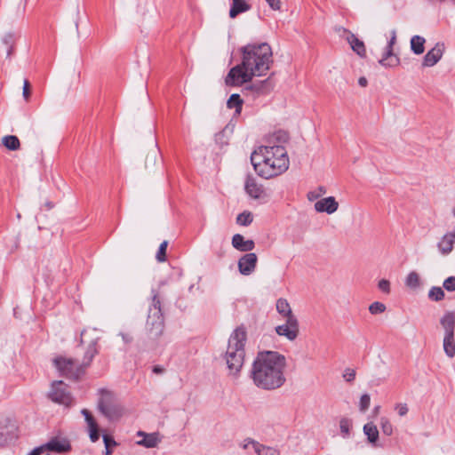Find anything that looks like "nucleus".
I'll list each match as a JSON object with an SVG mask.
<instances>
[{"label":"nucleus","instance_id":"nucleus-29","mask_svg":"<svg viewBox=\"0 0 455 455\" xmlns=\"http://www.w3.org/2000/svg\"><path fill=\"white\" fill-rule=\"evenodd\" d=\"M393 49L386 47V52L383 57L379 60V64L384 67H395L398 64L399 59L394 57Z\"/></svg>","mask_w":455,"mask_h":455},{"label":"nucleus","instance_id":"nucleus-28","mask_svg":"<svg viewBox=\"0 0 455 455\" xmlns=\"http://www.w3.org/2000/svg\"><path fill=\"white\" fill-rule=\"evenodd\" d=\"M443 347L444 353L450 358L455 355V338L452 335H443Z\"/></svg>","mask_w":455,"mask_h":455},{"label":"nucleus","instance_id":"nucleus-55","mask_svg":"<svg viewBox=\"0 0 455 455\" xmlns=\"http://www.w3.org/2000/svg\"><path fill=\"white\" fill-rule=\"evenodd\" d=\"M249 439H250V438H246V439L243 441V445H242L243 449H244V450H245V449H247V448H248V446H249V445H251V443H248V440H249Z\"/></svg>","mask_w":455,"mask_h":455},{"label":"nucleus","instance_id":"nucleus-48","mask_svg":"<svg viewBox=\"0 0 455 455\" xmlns=\"http://www.w3.org/2000/svg\"><path fill=\"white\" fill-rule=\"evenodd\" d=\"M273 10H280L282 3L280 0H266Z\"/></svg>","mask_w":455,"mask_h":455},{"label":"nucleus","instance_id":"nucleus-34","mask_svg":"<svg viewBox=\"0 0 455 455\" xmlns=\"http://www.w3.org/2000/svg\"><path fill=\"white\" fill-rule=\"evenodd\" d=\"M352 427V420L348 418H341L339 420V429L342 436L347 438L350 435V430Z\"/></svg>","mask_w":455,"mask_h":455},{"label":"nucleus","instance_id":"nucleus-8","mask_svg":"<svg viewBox=\"0 0 455 455\" xmlns=\"http://www.w3.org/2000/svg\"><path fill=\"white\" fill-rule=\"evenodd\" d=\"M283 356L275 351L259 352L253 362L252 370H275Z\"/></svg>","mask_w":455,"mask_h":455},{"label":"nucleus","instance_id":"nucleus-61","mask_svg":"<svg viewBox=\"0 0 455 455\" xmlns=\"http://www.w3.org/2000/svg\"><path fill=\"white\" fill-rule=\"evenodd\" d=\"M288 168H289V165H288V163H286V166H285L286 171L288 170Z\"/></svg>","mask_w":455,"mask_h":455},{"label":"nucleus","instance_id":"nucleus-56","mask_svg":"<svg viewBox=\"0 0 455 455\" xmlns=\"http://www.w3.org/2000/svg\"><path fill=\"white\" fill-rule=\"evenodd\" d=\"M44 205H45V207H46V209H47V210H51V209H52V208H53V204H52V203H51V202H47V203H45V204H44Z\"/></svg>","mask_w":455,"mask_h":455},{"label":"nucleus","instance_id":"nucleus-3","mask_svg":"<svg viewBox=\"0 0 455 455\" xmlns=\"http://www.w3.org/2000/svg\"><path fill=\"white\" fill-rule=\"evenodd\" d=\"M96 330L84 331L81 333V343L88 342L82 359H73L64 356L54 358L53 364L57 370H83L91 365L93 357L98 354L99 337L95 336Z\"/></svg>","mask_w":455,"mask_h":455},{"label":"nucleus","instance_id":"nucleus-17","mask_svg":"<svg viewBox=\"0 0 455 455\" xmlns=\"http://www.w3.org/2000/svg\"><path fill=\"white\" fill-rule=\"evenodd\" d=\"M443 56V44H436L435 47L429 50L423 58V67L435 66Z\"/></svg>","mask_w":455,"mask_h":455},{"label":"nucleus","instance_id":"nucleus-45","mask_svg":"<svg viewBox=\"0 0 455 455\" xmlns=\"http://www.w3.org/2000/svg\"><path fill=\"white\" fill-rule=\"evenodd\" d=\"M30 84L28 80H24V84H23V92H22V94H23V97L25 99L26 101L28 100L29 97H30Z\"/></svg>","mask_w":455,"mask_h":455},{"label":"nucleus","instance_id":"nucleus-11","mask_svg":"<svg viewBox=\"0 0 455 455\" xmlns=\"http://www.w3.org/2000/svg\"><path fill=\"white\" fill-rule=\"evenodd\" d=\"M44 450L55 453H66L71 451V444L68 438L61 436H55L49 440L44 445Z\"/></svg>","mask_w":455,"mask_h":455},{"label":"nucleus","instance_id":"nucleus-15","mask_svg":"<svg viewBox=\"0 0 455 455\" xmlns=\"http://www.w3.org/2000/svg\"><path fill=\"white\" fill-rule=\"evenodd\" d=\"M257 256L253 252L243 255L238 261L239 271L242 275L251 274L256 267Z\"/></svg>","mask_w":455,"mask_h":455},{"label":"nucleus","instance_id":"nucleus-36","mask_svg":"<svg viewBox=\"0 0 455 455\" xmlns=\"http://www.w3.org/2000/svg\"><path fill=\"white\" fill-rule=\"evenodd\" d=\"M253 220L251 212H243L240 213L236 218V223L241 226H249Z\"/></svg>","mask_w":455,"mask_h":455},{"label":"nucleus","instance_id":"nucleus-4","mask_svg":"<svg viewBox=\"0 0 455 455\" xmlns=\"http://www.w3.org/2000/svg\"><path fill=\"white\" fill-rule=\"evenodd\" d=\"M246 339L247 332L243 325L236 327L231 333L226 353V362L228 370H241L243 367Z\"/></svg>","mask_w":455,"mask_h":455},{"label":"nucleus","instance_id":"nucleus-1","mask_svg":"<svg viewBox=\"0 0 455 455\" xmlns=\"http://www.w3.org/2000/svg\"><path fill=\"white\" fill-rule=\"evenodd\" d=\"M242 63L233 67L226 76L227 85H242L253 76H260L269 69L271 49L267 44H248L242 47Z\"/></svg>","mask_w":455,"mask_h":455},{"label":"nucleus","instance_id":"nucleus-7","mask_svg":"<svg viewBox=\"0 0 455 455\" xmlns=\"http://www.w3.org/2000/svg\"><path fill=\"white\" fill-rule=\"evenodd\" d=\"M283 371H250L255 385L263 389H273L282 385Z\"/></svg>","mask_w":455,"mask_h":455},{"label":"nucleus","instance_id":"nucleus-63","mask_svg":"<svg viewBox=\"0 0 455 455\" xmlns=\"http://www.w3.org/2000/svg\"><path fill=\"white\" fill-rule=\"evenodd\" d=\"M453 214H454V216H455V209L453 210Z\"/></svg>","mask_w":455,"mask_h":455},{"label":"nucleus","instance_id":"nucleus-57","mask_svg":"<svg viewBox=\"0 0 455 455\" xmlns=\"http://www.w3.org/2000/svg\"><path fill=\"white\" fill-rule=\"evenodd\" d=\"M122 337H123V339L125 341V342H129L131 341L132 338L128 337V335L126 334H122Z\"/></svg>","mask_w":455,"mask_h":455},{"label":"nucleus","instance_id":"nucleus-59","mask_svg":"<svg viewBox=\"0 0 455 455\" xmlns=\"http://www.w3.org/2000/svg\"><path fill=\"white\" fill-rule=\"evenodd\" d=\"M106 449V455H110L112 453L111 448H105Z\"/></svg>","mask_w":455,"mask_h":455},{"label":"nucleus","instance_id":"nucleus-58","mask_svg":"<svg viewBox=\"0 0 455 455\" xmlns=\"http://www.w3.org/2000/svg\"><path fill=\"white\" fill-rule=\"evenodd\" d=\"M379 409H380V406H379V405H378V406H375V407L373 408L372 412H373V413H378V412H379Z\"/></svg>","mask_w":455,"mask_h":455},{"label":"nucleus","instance_id":"nucleus-16","mask_svg":"<svg viewBox=\"0 0 455 455\" xmlns=\"http://www.w3.org/2000/svg\"><path fill=\"white\" fill-rule=\"evenodd\" d=\"M81 413L84 416V419L87 423L91 441L92 443L97 442L100 439V427L96 419L87 409H83Z\"/></svg>","mask_w":455,"mask_h":455},{"label":"nucleus","instance_id":"nucleus-62","mask_svg":"<svg viewBox=\"0 0 455 455\" xmlns=\"http://www.w3.org/2000/svg\"><path fill=\"white\" fill-rule=\"evenodd\" d=\"M285 157H286V162H288V155L287 154L285 155Z\"/></svg>","mask_w":455,"mask_h":455},{"label":"nucleus","instance_id":"nucleus-22","mask_svg":"<svg viewBox=\"0 0 455 455\" xmlns=\"http://www.w3.org/2000/svg\"><path fill=\"white\" fill-rule=\"evenodd\" d=\"M232 244L241 251H251L254 248V242L252 240H244L243 236L240 234L233 236Z\"/></svg>","mask_w":455,"mask_h":455},{"label":"nucleus","instance_id":"nucleus-27","mask_svg":"<svg viewBox=\"0 0 455 455\" xmlns=\"http://www.w3.org/2000/svg\"><path fill=\"white\" fill-rule=\"evenodd\" d=\"M245 190L253 198H259L262 194L261 188L258 186L255 180L251 177H248L246 180Z\"/></svg>","mask_w":455,"mask_h":455},{"label":"nucleus","instance_id":"nucleus-49","mask_svg":"<svg viewBox=\"0 0 455 455\" xmlns=\"http://www.w3.org/2000/svg\"><path fill=\"white\" fill-rule=\"evenodd\" d=\"M409 409L406 403H400L398 405V414L400 416H405L408 412Z\"/></svg>","mask_w":455,"mask_h":455},{"label":"nucleus","instance_id":"nucleus-33","mask_svg":"<svg viewBox=\"0 0 455 455\" xmlns=\"http://www.w3.org/2000/svg\"><path fill=\"white\" fill-rule=\"evenodd\" d=\"M326 193H327L326 188L323 186H319L316 188H315L314 190L309 191L307 194V198L310 202H314V201L316 202L317 200L321 199V197L323 196H324Z\"/></svg>","mask_w":455,"mask_h":455},{"label":"nucleus","instance_id":"nucleus-37","mask_svg":"<svg viewBox=\"0 0 455 455\" xmlns=\"http://www.w3.org/2000/svg\"><path fill=\"white\" fill-rule=\"evenodd\" d=\"M370 403H371V396L368 393H364L361 395L360 397V400H359V410L361 412H365L369 407H370Z\"/></svg>","mask_w":455,"mask_h":455},{"label":"nucleus","instance_id":"nucleus-54","mask_svg":"<svg viewBox=\"0 0 455 455\" xmlns=\"http://www.w3.org/2000/svg\"><path fill=\"white\" fill-rule=\"evenodd\" d=\"M275 331L278 335L283 336L284 335V325H279L275 328Z\"/></svg>","mask_w":455,"mask_h":455},{"label":"nucleus","instance_id":"nucleus-21","mask_svg":"<svg viewBox=\"0 0 455 455\" xmlns=\"http://www.w3.org/2000/svg\"><path fill=\"white\" fill-rule=\"evenodd\" d=\"M343 33L346 35V39L350 44L352 50L355 52L360 57H364L366 51L363 42L359 40L354 34L346 29H343Z\"/></svg>","mask_w":455,"mask_h":455},{"label":"nucleus","instance_id":"nucleus-18","mask_svg":"<svg viewBox=\"0 0 455 455\" xmlns=\"http://www.w3.org/2000/svg\"><path fill=\"white\" fill-rule=\"evenodd\" d=\"M18 38L19 35L12 31L5 32L2 35L0 41L5 48L7 59H11L14 53V48Z\"/></svg>","mask_w":455,"mask_h":455},{"label":"nucleus","instance_id":"nucleus-52","mask_svg":"<svg viewBox=\"0 0 455 455\" xmlns=\"http://www.w3.org/2000/svg\"><path fill=\"white\" fill-rule=\"evenodd\" d=\"M44 447L40 446L36 449H34L28 455H42V453L44 451Z\"/></svg>","mask_w":455,"mask_h":455},{"label":"nucleus","instance_id":"nucleus-51","mask_svg":"<svg viewBox=\"0 0 455 455\" xmlns=\"http://www.w3.org/2000/svg\"><path fill=\"white\" fill-rule=\"evenodd\" d=\"M276 309L280 314L284 313V301L282 299H279L276 302Z\"/></svg>","mask_w":455,"mask_h":455},{"label":"nucleus","instance_id":"nucleus-25","mask_svg":"<svg viewBox=\"0 0 455 455\" xmlns=\"http://www.w3.org/2000/svg\"><path fill=\"white\" fill-rule=\"evenodd\" d=\"M251 9V5L244 0H232V4L229 10V17L234 19L238 14L245 12Z\"/></svg>","mask_w":455,"mask_h":455},{"label":"nucleus","instance_id":"nucleus-5","mask_svg":"<svg viewBox=\"0 0 455 455\" xmlns=\"http://www.w3.org/2000/svg\"><path fill=\"white\" fill-rule=\"evenodd\" d=\"M164 323L161 310V303L156 295H154L152 306L148 309L146 322V330L152 339L160 337L164 331Z\"/></svg>","mask_w":455,"mask_h":455},{"label":"nucleus","instance_id":"nucleus-12","mask_svg":"<svg viewBox=\"0 0 455 455\" xmlns=\"http://www.w3.org/2000/svg\"><path fill=\"white\" fill-rule=\"evenodd\" d=\"M314 209L318 213L333 214L339 209V203L334 196H328L317 200L314 204Z\"/></svg>","mask_w":455,"mask_h":455},{"label":"nucleus","instance_id":"nucleus-64","mask_svg":"<svg viewBox=\"0 0 455 455\" xmlns=\"http://www.w3.org/2000/svg\"><path fill=\"white\" fill-rule=\"evenodd\" d=\"M451 1L455 3V0H451Z\"/></svg>","mask_w":455,"mask_h":455},{"label":"nucleus","instance_id":"nucleus-40","mask_svg":"<svg viewBox=\"0 0 455 455\" xmlns=\"http://www.w3.org/2000/svg\"><path fill=\"white\" fill-rule=\"evenodd\" d=\"M386 310V306L382 302L375 301L369 307V311L372 315H379Z\"/></svg>","mask_w":455,"mask_h":455},{"label":"nucleus","instance_id":"nucleus-53","mask_svg":"<svg viewBox=\"0 0 455 455\" xmlns=\"http://www.w3.org/2000/svg\"><path fill=\"white\" fill-rule=\"evenodd\" d=\"M358 84L362 87H365L368 84V81L364 76H362L358 79Z\"/></svg>","mask_w":455,"mask_h":455},{"label":"nucleus","instance_id":"nucleus-39","mask_svg":"<svg viewBox=\"0 0 455 455\" xmlns=\"http://www.w3.org/2000/svg\"><path fill=\"white\" fill-rule=\"evenodd\" d=\"M167 246H168V242L167 241H164L160 246H159V249H158V251L156 253V260L158 262H164L166 260V250H167Z\"/></svg>","mask_w":455,"mask_h":455},{"label":"nucleus","instance_id":"nucleus-43","mask_svg":"<svg viewBox=\"0 0 455 455\" xmlns=\"http://www.w3.org/2000/svg\"><path fill=\"white\" fill-rule=\"evenodd\" d=\"M378 287L384 293L388 294L390 292V283L386 279H381L378 283Z\"/></svg>","mask_w":455,"mask_h":455},{"label":"nucleus","instance_id":"nucleus-35","mask_svg":"<svg viewBox=\"0 0 455 455\" xmlns=\"http://www.w3.org/2000/svg\"><path fill=\"white\" fill-rule=\"evenodd\" d=\"M444 291L441 287L433 286L428 291V298L433 301H441L444 299Z\"/></svg>","mask_w":455,"mask_h":455},{"label":"nucleus","instance_id":"nucleus-31","mask_svg":"<svg viewBox=\"0 0 455 455\" xmlns=\"http://www.w3.org/2000/svg\"><path fill=\"white\" fill-rule=\"evenodd\" d=\"M405 284L410 289H419L421 286L419 275L415 271L410 272L405 278Z\"/></svg>","mask_w":455,"mask_h":455},{"label":"nucleus","instance_id":"nucleus-24","mask_svg":"<svg viewBox=\"0 0 455 455\" xmlns=\"http://www.w3.org/2000/svg\"><path fill=\"white\" fill-rule=\"evenodd\" d=\"M248 443H251V446H252L254 451L258 455H279L280 454L278 450H276L273 447L263 445L253 439H249Z\"/></svg>","mask_w":455,"mask_h":455},{"label":"nucleus","instance_id":"nucleus-23","mask_svg":"<svg viewBox=\"0 0 455 455\" xmlns=\"http://www.w3.org/2000/svg\"><path fill=\"white\" fill-rule=\"evenodd\" d=\"M138 435L143 436V439L138 442V444L147 448H155L160 443V438L157 433L147 434L142 431L138 432Z\"/></svg>","mask_w":455,"mask_h":455},{"label":"nucleus","instance_id":"nucleus-30","mask_svg":"<svg viewBox=\"0 0 455 455\" xmlns=\"http://www.w3.org/2000/svg\"><path fill=\"white\" fill-rule=\"evenodd\" d=\"M2 144L9 150H18L20 148V142L17 136L7 135L3 137Z\"/></svg>","mask_w":455,"mask_h":455},{"label":"nucleus","instance_id":"nucleus-42","mask_svg":"<svg viewBox=\"0 0 455 455\" xmlns=\"http://www.w3.org/2000/svg\"><path fill=\"white\" fill-rule=\"evenodd\" d=\"M157 155H158L157 149H154L152 152L148 154V156L146 157V167H148V165L156 164Z\"/></svg>","mask_w":455,"mask_h":455},{"label":"nucleus","instance_id":"nucleus-19","mask_svg":"<svg viewBox=\"0 0 455 455\" xmlns=\"http://www.w3.org/2000/svg\"><path fill=\"white\" fill-rule=\"evenodd\" d=\"M363 431L367 442L374 448L379 447V432L373 422H367L363 425Z\"/></svg>","mask_w":455,"mask_h":455},{"label":"nucleus","instance_id":"nucleus-38","mask_svg":"<svg viewBox=\"0 0 455 455\" xmlns=\"http://www.w3.org/2000/svg\"><path fill=\"white\" fill-rule=\"evenodd\" d=\"M380 428L382 433L387 436H390L393 434V426L387 418H381Z\"/></svg>","mask_w":455,"mask_h":455},{"label":"nucleus","instance_id":"nucleus-10","mask_svg":"<svg viewBox=\"0 0 455 455\" xmlns=\"http://www.w3.org/2000/svg\"><path fill=\"white\" fill-rule=\"evenodd\" d=\"M299 335V322L286 302V339L295 340Z\"/></svg>","mask_w":455,"mask_h":455},{"label":"nucleus","instance_id":"nucleus-46","mask_svg":"<svg viewBox=\"0 0 455 455\" xmlns=\"http://www.w3.org/2000/svg\"><path fill=\"white\" fill-rule=\"evenodd\" d=\"M266 83H267V81L260 82L258 84H252V85L247 87V89L255 91L258 94H259L262 92L263 87L266 84Z\"/></svg>","mask_w":455,"mask_h":455},{"label":"nucleus","instance_id":"nucleus-44","mask_svg":"<svg viewBox=\"0 0 455 455\" xmlns=\"http://www.w3.org/2000/svg\"><path fill=\"white\" fill-rule=\"evenodd\" d=\"M103 442L105 444V448H111L117 444L115 439L108 435H103Z\"/></svg>","mask_w":455,"mask_h":455},{"label":"nucleus","instance_id":"nucleus-13","mask_svg":"<svg viewBox=\"0 0 455 455\" xmlns=\"http://www.w3.org/2000/svg\"><path fill=\"white\" fill-rule=\"evenodd\" d=\"M455 245V231L445 233L438 241L436 247L442 256L450 255Z\"/></svg>","mask_w":455,"mask_h":455},{"label":"nucleus","instance_id":"nucleus-14","mask_svg":"<svg viewBox=\"0 0 455 455\" xmlns=\"http://www.w3.org/2000/svg\"><path fill=\"white\" fill-rule=\"evenodd\" d=\"M17 427L6 421L0 422V446H4L17 438Z\"/></svg>","mask_w":455,"mask_h":455},{"label":"nucleus","instance_id":"nucleus-32","mask_svg":"<svg viewBox=\"0 0 455 455\" xmlns=\"http://www.w3.org/2000/svg\"><path fill=\"white\" fill-rule=\"evenodd\" d=\"M227 106L228 108H235V113L240 114L242 111L243 100L239 94L234 93L228 100Z\"/></svg>","mask_w":455,"mask_h":455},{"label":"nucleus","instance_id":"nucleus-60","mask_svg":"<svg viewBox=\"0 0 455 455\" xmlns=\"http://www.w3.org/2000/svg\"><path fill=\"white\" fill-rule=\"evenodd\" d=\"M153 370L158 371V370H162V369H161V368H159L158 366H155V367L153 368Z\"/></svg>","mask_w":455,"mask_h":455},{"label":"nucleus","instance_id":"nucleus-50","mask_svg":"<svg viewBox=\"0 0 455 455\" xmlns=\"http://www.w3.org/2000/svg\"><path fill=\"white\" fill-rule=\"evenodd\" d=\"M395 41H396V32H395V30H392L391 37H390V39H389V41L387 43V47L393 49V46L395 44Z\"/></svg>","mask_w":455,"mask_h":455},{"label":"nucleus","instance_id":"nucleus-47","mask_svg":"<svg viewBox=\"0 0 455 455\" xmlns=\"http://www.w3.org/2000/svg\"><path fill=\"white\" fill-rule=\"evenodd\" d=\"M356 371H345L343 378L347 382H352L355 379Z\"/></svg>","mask_w":455,"mask_h":455},{"label":"nucleus","instance_id":"nucleus-6","mask_svg":"<svg viewBox=\"0 0 455 455\" xmlns=\"http://www.w3.org/2000/svg\"><path fill=\"white\" fill-rule=\"evenodd\" d=\"M98 408L100 412L109 419H117L122 415L123 409L116 402L112 392L102 390L100 398L98 402Z\"/></svg>","mask_w":455,"mask_h":455},{"label":"nucleus","instance_id":"nucleus-26","mask_svg":"<svg viewBox=\"0 0 455 455\" xmlns=\"http://www.w3.org/2000/svg\"><path fill=\"white\" fill-rule=\"evenodd\" d=\"M426 39L419 35H415L411 38L410 46L411 52L416 55H420L425 52Z\"/></svg>","mask_w":455,"mask_h":455},{"label":"nucleus","instance_id":"nucleus-9","mask_svg":"<svg viewBox=\"0 0 455 455\" xmlns=\"http://www.w3.org/2000/svg\"><path fill=\"white\" fill-rule=\"evenodd\" d=\"M48 396L52 402L67 407L73 403V398L68 390V386L62 380H56L52 383V388Z\"/></svg>","mask_w":455,"mask_h":455},{"label":"nucleus","instance_id":"nucleus-20","mask_svg":"<svg viewBox=\"0 0 455 455\" xmlns=\"http://www.w3.org/2000/svg\"><path fill=\"white\" fill-rule=\"evenodd\" d=\"M440 324L443 330V335H452L455 332V313L447 311L440 318Z\"/></svg>","mask_w":455,"mask_h":455},{"label":"nucleus","instance_id":"nucleus-41","mask_svg":"<svg viewBox=\"0 0 455 455\" xmlns=\"http://www.w3.org/2000/svg\"><path fill=\"white\" fill-rule=\"evenodd\" d=\"M443 288L448 291H455V276H450L443 281Z\"/></svg>","mask_w":455,"mask_h":455},{"label":"nucleus","instance_id":"nucleus-2","mask_svg":"<svg viewBox=\"0 0 455 455\" xmlns=\"http://www.w3.org/2000/svg\"><path fill=\"white\" fill-rule=\"evenodd\" d=\"M270 146L259 148L251 156L255 172L265 179L282 174L284 171V133L278 131L270 138Z\"/></svg>","mask_w":455,"mask_h":455}]
</instances>
